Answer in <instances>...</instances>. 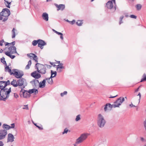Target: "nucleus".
<instances>
[{
    "label": "nucleus",
    "instance_id": "1",
    "mask_svg": "<svg viewBox=\"0 0 146 146\" xmlns=\"http://www.w3.org/2000/svg\"><path fill=\"white\" fill-rule=\"evenodd\" d=\"M17 70V69H14L12 70V72L11 70L9 68V66H7L5 68V71L8 72L10 75L13 74L17 78H21L24 75L23 72H17L16 71Z\"/></svg>",
    "mask_w": 146,
    "mask_h": 146
},
{
    "label": "nucleus",
    "instance_id": "2",
    "mask_svg": "<svg viewBox=\"0 0 146 146\" xmlns=\"http://www.w3.org/2000/svg\"><path fill=\"white\" fill-rule=\"evenodd\" d=\"M11 91V88H9L7 90V88L5 89H2L0 91V95L1 97L0 98V100H3L5 101L7 98H8L9 96V94Z\"/></svg>",
    "mask_w": 146,
    "mask_h": 146
},
{
    "label": "nucleus",
    "instance_id": "3",
    "mask_svg": "<svg viewBox=\"0 0 146 146\" xmlns=\"http://www.w3.org/2000/svg\"><path fill=\"white\" fill-rule=\"evenodd\" d=\"M106 122V121L104 117L101 114H99L98 116L97 120L98 126L100 128L103 127Z\"/></svg>",
    "mask_w": 146,
    "mask_h": 146
},
{
    "label": "nucleus",
    "instance_id": "4",
    "mask_svg": "<svg viewBox=\"0 0 146 146\" xmlns=\"http://www.w3.org/2000/svg\"><path fill=\"white\" fill-rule=\"evenodd\" d=\"M35 68H36L38 72L42 74H45L46 72V68L44 65L39 63H37L35 66Z\"/></svg>",
    "mask_w": 146,
    "mask_h": 146
},
{
    "label": "nucleus",
    "instance_id": "5",
    "mask_svg": "<svg viewBox=\"0 0 146 146\" xmlns=\"http://www.w3.org/2000/svg\"><path fill=\"white\" fill-rule=\"evenodd\" d=\"M89 135V134L87 133H84L81 134L80 136L76 139V143L78 144L81 143L87 138Z\"/></svg>",
    "mask_w": 146,
    "mask_h": 146
},
{
    "label": "nucleus",
    "instance_id": "6",
    "mask_svg": "<svg viewBox=\"0 0 146 146\" xmlns=\"http://www.w3.org/2000/svg\"><path fill=\"white\" fill-rule=\"evenodd\" d=\"M26 83V80L23 78L19 79L17 80V85L18 86H19L21 89H23L26 86L25 84Z\"/></svg>",
    "mask_w": 146,
    "mask_h": 146
},
{
    "label": "nucleus",
    "instance_id": "7",
    "mask_svg": "<svg viewBox=\"0 0 146 146\" xmlns=\"http://www.w3.org/2000/svg\"><path fill=\"white\" fill-rule=\"evenodd\" d=\"M0 15L4 17H8L10 15L9 10L7 8L3 9L2 11L0 13Z\"/></svg>",
    "mask_w": 146,
    "mask_h": 146
},
{
    "label": "nucleus",
    "instance_id": "8",
    "mask_svg": "<svg viewBox=\"0 0 146 146\" xmlns=\"http://www.w3.org/2000/svg\"><path fill=\"white\" fill-rule=\"evenodd\" d=\"M124 101V98L120 97L114 102V104L116 106L118 105V106L116 107H119Z\"/></svg>",
    "mask_w": 146,
    "mask_h": 146
},
{
    "label": "nucleus",
    "instance_id": "9",
    "mask_svg": "<svg viewBox=\"0 0 146 146\" xmlns=\"http://www.w3.org/2000/svg\"><path fill=\"white\" fill-rule=\"evenodd\" d=\"M7 134V131L4 129L0 130V140L4 139Z\"/></svg>",
    "mask_w": 146,
    "mask_h": 146
},
{
    "label": "nucleus",
    "instance_id": "10",
    "mask_svg": "<svg viewBox=\"0 0 146 146\" xmlns=\"http://www.w3.org/2000/svg\"><path fill=\"white\" fill-rule=\"evenodd\" d=\"M32 86L34 88H37L39 87V82L36 79H34L30 82Z\"/></svg>",
    "mask_w": 146,
    "mask_h": 146
},
{
    "label": "nucleus",
    "instance_id": "11",
    "mask_svg": "<svg viewBox=\"0 0 146 146\" xmlns=\"http://www.w3.org/2000/svg\"><path fill=\"white\" fill-rule=\"evenodd\" d=\"M20 95H23L24 98H27L29 96L30 94L27 91L23 90V89H21L20 91Z\"/></svg>",
    "mask_w": 146,
    "mask_h": 146
},
{
    "label": "nucleus",
    "instance_id": "12",
    "mask_svg": "<svg viewBox=\"0 0 146 146\" xmlns=\"http://www.w3.org/2000/svg\"><path fill=\"white\" fill-rule=\"evenodd\" d=\"M15 137L11 133H9L8 134L7 142H12L14 141Z\"/></svg>",
    "mask_w": 146,
    "mask_h": 146
},
{
    "label": "nucleus",
    "instance_id": "13",
    "mask_svg": "<svg viewBox=\"0 0 146 146\" xmlns=\"http://www.w3.org/2000/svg\"><path fill=\"white\" fill-rule=\"evenodd\" d=\"M38 46L40 47L41 49H43V46L46 45V43L44 41L41 39H38Z\"/></svg>",
    "mask_w": 146,
    "mask_h": 146
},
{
    "label": "nucleus",
    "instance_id": "14",
    "mask_svg": "<svg viewBox=\"0 0 146 146\" xmlns=\"http://www.w3.org/2000/svg\"><path fill=\"white\" fill-rule=\"evenodd\" d=\"M9 51V52L11 54H13L15 53H17L16 51V48L14 46H10L8 48Z\"/></svg>",
    "mask_w": 146,
    "mask_h": 146
},
{
    "label": "nucleus",
    "instance_id": "15",
    "mask_svg": "<svg viewBox=\"0 0 146 146\" xmlns=\"http://www.w3.org/2000/svg\"><path fill=\"white\" fill-rule=\"evenodd\" d=\"M55 5L56 7L57 8V11L61 10V11L63 10L65 8V5L64 4H60L58 5L56 4H55Z\"/></svg>",
    "mask_w": 146,
    "mask_h": 146
},
{
    "label": "nucleus",
    "instance_id": "16",
    "mask_svg": "<svg viewBox=\"0 0 146 146\" xmlns=\"http://www.w3.org/2000/svg\"><path fill=\"white\" fill-rule=\"evenodd\" d=\"M31 75L35 79H38L41 77V75L37 73L36 71H35L31 74Z\"/></svg>",
    "mask_w": 146,
    "mask_h": 146
},
{
    "label": "nucleus",
    "instance_id": "17",
    "mask_svg": "<svg viewBox=\"0 0 146 146\" xmlns=\"http://www.w3.org/2000/svg\"><path fill=\"white\" fill-rule=\"evenodd\" d=\"M106 7L107 8L110 9H112L113 7V5L112 2L111 1H109L106 4Z\"/></svg>",
    "mask_w": 146,
    "mask_h": 146
},
{
    "label": "nucleus",
    "instance_id": "18",
    "mask_svg": "<svg viewBox=\"0 0 146 146\" xmlns=\"http://www.w3.org/2000/svg\"><path fill=\"white\" fill-rule=\"evenodd\" d=\"M43 19L46 21L48 20V13L45 12L43 13L42 15Z\"/></svg>",
    "mask_w": 146,
    "mask_h": 146
},
{
    "label": "nucleus",
    "instance_id": "19",
    "mask_svg": "<svg viewBox=\"0 0 146 146\" xmlns=\"http://www.w3.org/2000/svg\"><path fill=\"white\" fill-rule=\"evenodd\" d=\"M46 79H44L42 82H39V87L40 88H43L45 86Z\"/></svg>",
    "mask_w": 146,
    "mask_h": 146
},
{
    "label": "nucleus",
    "instance_id": "20",
    "mask_svg": "<svg viewBox=\"0 0 146 146\" xmlns=\"http://www.w3.org/2000/svg\"><path fill=\"white\" fill-rule=\"evenodd\" d=\"M5 81H0V89L1 90H2V89H5L6 86H5Z\"/></svg>",
    "mask_w": 146,
    "mask_h": 146
},
{
    "label": "nucleus",
    "instance_id": "21",
    "mask_svg": "<svg viewBox=\"0 0 146 146\" xmlns=\"http://www.w3.org/2000/svg\"><path fill=\"white\" fill-rule=\"evenodd\" d=\"M29 94L32 93H35V94H36L38 93V91L36 89H32L29 90Z\"/></svg>",
    "mask_w": 146,
    "mask_h": 146
},
{
    "label": "nucleus",
    "instance_id": "22",
    "mask_svg": "<svg viewBox=\"0 0 146 146\" xmlns=\"http://www.w3.org/2000/svg\"><path fill=\"white\" fill-rule=\"evenodd\" d=\"M2 127L3 129L6 130V131L10 129V126L6 124H3L2 125Z\"/></svg>",
    "mask_w": 146,
    "mask_h": 146
},
{
    "label": "nucleus",
    "instance_id": "23",
    "mask_svg": "<svg viewBox=\"0 0 146 146\" xmlns=\"http://www.w3.org/2000/svg\"><path fill=\"white\" fill-rule=\"evenodd\" d=\"M11 84L15 87H17L18 86V85H17V81H16V80L14 79L11 82Z\"/></svg>",
    "mask_w": 146,
    "mask_h": 146
},
{
    "label": "nucleus",
    "instance_id": "24",
    "mask_svg": "<svg viewBox=\"0 0 146 146\" xmlns=\"http://www.w3.org/2000/svg\"><path fill=\"white\" fill-rule=\"evenodd\" d=\"M4 3L6 7L8 8H10V5L11 4V2H9L6 0H4Z\"/></svg>",
    "mask_w": 146,
    "mask_h": 146
},
{
    "label": "nucleus",
    "instance_id": "25",
    "mask_svg": "<svg viewBox=\"0 0 146 146\" xmlns=\"http://www.w3.org/2000/svg\"><path fill=\"white\" fill-rule=\"evenodd\" d=\"M45 79H46V80L49 84H52L53 83L52 78H51V77L49 78H46Z\"/></svg>",
    "mask_w": 146,
    "mask_h": 146
},
{
    "label": "nucleus",
    "instance_id": "26",
    "mask_svg": "<svg viewBox=\"0 0 146 146\" xmlns=\"http://www.w3.org/2000/svg\"><path fill=\"white\" fill-rule=\"evenodd\" d=\"M5 54L9 57L10 58H11V59H13L15 57V55H11V54L10 53V52H5Z\"/></svg>",
    "mask_w": 146,
    "mask_h": 146
},
{
    "label": "nucleus",
    "instance_id": "27",
    "mask_svg": "<svg viewBox=\"0 0 146 146\" xmlns=\"http://www.w3.org/2000/svg\"><path fill=\"white\" fill-rule=\"evenodd\" d=\"M106 104L107 105V106L109 108H116V107L118 106V105L116 106L114 104H113L112 105H111L110 104Z\"/></svg>",
    "mask_w": 146,
    "mask_h": 146
},
{
    "label": "nucleus",
    "instance_id": "28",
    "mask_svg": "<svg viewBox=\"0 0 146 146\" xmlns=\"http://www.w3.org/2000/svg\"><path fill=\"white\" fill-rule=\"evenodd\" d=\"M51 78H54L56 75L57 72L56 71H53L51 70Z\"/></svg>",
    "mask_w": 146,
    "mask_h": 146
},
{
    "label": "nucleus",
    "instance_id": "29",
    "mask_svg": "<svg viewBox=\"0 0 146 146\" xmlns=\"http://www.w3.org/2000/svg\"><path fill=\"white\" fill-rule=\"evenodd\" d=\"M17 31L16 29H15L14 28H13V30L12 31V38H14L16 36L15 31Z\"/></svg>",
    "mask_w": 146,
    "mask_h": 146
},
{
    "label": "nucleus",
    "instance_id": "30",
    "mask_svg": "<svg viewBox=\"0 0 146 146\" xmlns=\"http://www.w3.org/2000/svg\"><path fill=\"white\" fill-rule=\"evenodd\" d=\"M15 42L13 41L11 43H8L7 42H5V46H7V45H9V46H14V45L15 44Z\"/></svg>",
    "mask_w": 146,
    "mask_h": 146
},
{
    "label": "nucleus",
    "instance_id": "31",
    "mask_svg": "<svg viewBox=\"0 0 146 146\" xmlns=\"http://www.w3.org/2000/svg\"><path fill=\"white\" fill-rule=\"evenodd\" d=\"M142 78L141 79L140 82H142L146 81V74L144 73L142 76Z\"/></svg>",
    "mask_w": 146,
    "mask_h": 146
},
{
    "label": "nucleus",
    "instance_id": "32",
    "mask_svg": "<svg viewBox=\"0 0 146 146\" xmlns=\"http://www.w3.org/2000/svg\"><path fill=\"white\" fill-rule=\"evenodd\" d=\"M31 64V60H29L28 62V64L26 66L25 68L26 69H28L30 68V66Z\"/></svg>",
    "mask_w": 146,
    "mask_h": 146
},
{
    "label": "nucleus",
    "instance_id": "33",
    "mask_svg": "<svg viewBox=\"0 0 146 146\" xmlns=\"http://www.w3.org/2000/svg\"><path fill=\"white\" fill-rule=\"evenodd\" d=\"M135 7H136V8L137 9V10L139 11L140 10L142 7L141 5L140 4H137L136 6Z\"/></svg>",
    "mask_w": 146,
    "mask_h": 146
},
{
    "label": "nucleus",
    "instance_id": "34",
    "mask_svg": "<svg viewBox=\"0 0 146 146\" xmlns=\"http://www.w3.org/2000/svg\"><path fill=\"white\" fill-rule=\"evenodd\" d=\"M62 67H58L57 68V71L58 72L60 73L62 71Z\"/></svg>",
    "mask_w": 146,
    "mask_h": 146
},
{
    "label": "nucleus",
    "instance_id": "35",
    "mask_svg": "<svg viewBox=\"0 0 146 146\" xmlns=\"http://www.w3.org/2000/svg\"><path fill=\"white\" fill-rule=\"evenodd\" d=\"M76 24L78 26H81L83 23L82 22V21L78 20L76 22Z\"/></svg>",
    "mask_w": 146,
    "mask_h": 146
},
{
    "label": "nucleus",
    "instance_id": "36",
    "mask_svg": "<svg viewBox=\"0 0 146 146\" xmlns=\"http://www.w3.org/2000/svg\"><path fill=\"white\" fill-rule=\"evenodd\" d=\"M37 44H38V40H34L32 42V44L34 46H36Z\"/></svg>",
    "mask_w": 146,
    "mask_h": 146
},
{
    "label": "nucleus",
    "instance_id": "37",
    "mask_svg": "<svg viewBox=\"0 0 146 146\" xmlns=\"http://www.w3.org/2000/svg\"><path fill=\"white\" fill-rule=\"evenodd\" d=\"M80 115H78L76 116L75 120L76 121H77L80 120Z\"/></svg>",
    "mask_w": 146,
    "mask_h": 146
},
{
    "label": "nucleus",
    "instance_id": "38",
    "mask_svg": "<svg viewBox=\"0 0 146 146\" xmlns=\"http://www.w3.org/2000/svg\"><path fill=\"white\" fill-rule=\"evenodd\" d=\"M1 62L4 64H6V61L5 60V59L3 57H2V58L1 59Z\"/></svg>",
    "mask_w": 146,
    "mask_h": 146
},
{
    "label": "nucleus",
    "instance_id": "39",
    "mask_svg": "<svg viewBox=\"0 0 146 146\" xmlns=\"http://www.w3.org/2000/svg\"><path fill=\"white\" fill-rule=\"evenodd\" d=\"M33 59L34 60H35V62L36 63H37L38 62V57L37 56L35 55V56H33Z\"/></svg>",
    "mask_w": 146,
    "mask_h": 146
},
{
    "label": "nucleus",
    "instance_id": "40",
    "mask_svg": "<svg viewBox=\"0 0 146 146\" xmlns=\"http://www.w3.org/2000/svg\"><path fill=\"white\" fill-rule=\"evenodd\" d=\"M35 54H34L31 53L30 54H27V56L29 57H33V56H35Z\"/></svg>",
    "mask_w": 146,
    "mask_h": 146
},
{
    "label": "nucleus",
    "instance_id": "41",
    "mask_svg": "<svg viewBox=\"0 0 146 146\" xmlns=\"http://www.w3.org/2000/svg\"><path fill=\"white\" fill-rule=\"evenodd\" d=\"M67 91H64L63 93H61L60 94V96L61 97L63 96L64 95H66L67 94Z\"/></svg>",
    "mask_w": 146,
    "mask_h": 146
},
{
    "label": "nucleus",
    "instance_id": "42",
    "mask_svg": "<svg viewBox=\"0 0 146 146\" xmlns=\"http://www.w3.org/2000/svg\"><path fill=\"white\" fill-rule=\"evenodd\" d=\"M10 84L9 80H7V81H5V86H6L7 85H9Z\"/></svg>",
    "mask_w": 146,
    "mask_h": 146
},
{
    "label": "nucleus",
    "instance_id": "43",
    "mask_svg": "<svg viewBox=\"0 0 146 146\" xmlns=\"http://www.w3.org/2000/svg\"><path fill=\"white\" fill-rule=\"evenodd\" d=\"M124 18L123 16H121L120 18V21L119 22V24L120 25L121 23H123L122 20Z\"/></svg>",
    "mask_w": 146,
    "mask_h": 146
},
{
    "label": "nucleus",
    "instance_id": "44",
    "mask_svg": "<svg viewBox=\"0 0 146 146\" xmlns=\"http://www.w3.org/2000/svg\"><path fill=\"white\" fill-rule=\"evenodd\" d=\"M68 130V129L67 128H66L64 130V131L62 132V133L63 134H64L65 133H67Z\"/></svg>",
    "mask_w": 146,
    "mask_h": 146
},
{
    "label": "nucleus",
    "instance_id": "45",
    "mask_svg": "<svg viewBox=\"0 0 146 146\" xmlns=\"http://www.w3.org/2000/svg\"><path fill=\"white\" fill-rule=\"evenodd\" d=\"M59 33L60 34H58V35H60V38H61V39L63 40V34L62 33L60 32Z\"/></svg>",
    "mask_w": 146,
    "mask_h": 146
},
{
    "label": "nucleus",
    "instance_id": "46",
    "mask_svg": "<svg viewBox=\"0 0 146 146\" xmlns=\"http://www.w3.org/2000/svg\"><path fill=\"white\" fill-rule=\"evenodd\" d=\"M130 17L132 18L136 19L137 18V16L133 15H131Z\"/></svg>",
    "mask_w": 146,
    "mask_h": 146
},
{
    "label": "nucleus",
    "instance_id": "47",
    "mask_svg": "<svg viewBox=\"0 0 146 146\" xmlns=\"http://www.w3.org/2000/svg\"><path fill=\"white\" fill-rule=\"evenodd\" d=\"M5 42L3 40H1L0 41V46H3V43L4 42Z\"/></svg>",
    "mask_w": 146,
    "mask_h": 146
},
{
    "label": "nucleus",
    "instance_id": "48",
    "mask_svg": "<svg viewBox=\"0 0 146 146\" xmlns=\"http://www.w3.org/2000/svg\"><path fill=\"white\" fill-rule=\"evenodd\" d=\"M140 139L141 141L143 142H146V140L143 137H141Z\"/></svg>",
    "mask_w": 146,
    "mask_h": 146
},
{
    "label": "nucleus",
    "instance_id": "49",
    "mask_svg": "<svg viewBox=\"0 0 146 146\" xmlns=\"http://www.w3.org/2000/svg\"><path fill=\"white\" fill-rule=\"evenodd\" d=\"M14 97L16 98L17 99L19 97V96L17 93H14Z\"/></svg>",
    "mask_w": 146,
    "mask_h": 146
},
{
    "label": "nucleus",
    "instance_id": "50",
    "mask_svg": "<svg viewBox=\"0 0 146 146\" xmlns=\"http://www.w3.org/2000/svg\"><path fill=\"white\" fill-rule=\"evenodd\" d=\"M11 126H10V129L11 128H14L15 127V124L14 123H13L11 124Z\"/></svg>",
    "mask_w": 146,
    "mask_h": 146
},
{
    "label": "nucleus",
    "instance_id": "51",
    "mask_svg": "<svg viewBox=\"0 0 146 146\" xmlns=\"http://www.w3.org/2000/svg\"><path fill=\"white\" fill-rule=\"evenodd\" d=\"M34 124L37 127H38L39 129H40V130H42L43 129V128L42 127H41L39 126H38L37 125L36 123H34Z\"/></svg>",
    "mask_w": 146,
    "mask_h": 146
},
{
    "label": "nucleus",
    "instance_id": "52",
    "mask_svg": "<svg viewBox=\"0 0 146 146\" xmlns=\"http://www.w3.org/2000/svg\"><path fill=\"white\" fill-rule=\"evenodd\" d=\"M63 64L62 63H59L57 66L58 67H62V68H64V67L63 66Z\"/></svg>",
    "mask_w": 146,
    "mask_h": 146
},
{
    "label": "nucleus",
    "instance_id": "53",
    "mask_svg": "<svg viewBox=\"0 0 146 146\" xmlns=\"http://www.w3.org/2000/svg\"><path fill=\"white\" fill-rule=\"evenodd\" d=\"M108 107L107 106V105L106 104L104 108V110L105 111H107L108 110Z\"/></svg>",
    "mask_w": 146,
    "mask_h": 146
},
{
    "label": "nucleus",
    "instance_id": "54",
    "mask_svg": "<svg viewBox=\"0 0 146 146\" xmlns=\"http://www.w3.org/2000/svg\"><path fill=\"white\" fill-rule=\"evenodd\" d=\"M75 22V21L74 20H73L72 21H70V23L71 25L74 24Z\"/></svg>",
    "mask_w": 146,
    "mask_h": 146
},
{
    "label": "nucleus",
    "instance_id": "55",
    "mask_svg": "<svg viewBox=\"0 0 146 146\" xmlns=\"http://www.w3.org/2000/svg\"><path fill=\"white\" fill-rule=\"evenodd\" d=\"M52 31H53V32H54V33H56L58 35V34H60L59 33V32H58L56 31V30H55L54 29H52Z\"/></svg>",
    "mask_w": 146,
    "mask_h": 146
},
{
    "label": "nucleus",
    "instance_id": "56",
    "mask_svg": "<svg viewBox=\"0 0 146 146\" xmlns=\"http://www.w3.org/2000/svg\"><path fill=\"white\" fill-rule=\"evenodd\" d=\"M8 19V17H5L3 19V21L5 22L7 21Z\"/></svg>",
    "mask_w": 146,
    "mask_h": 146
},
{
    "label": "nucleus",
    "instance_id": "57",
    "mask_svg": "<svg viewBox=\"0 0 146 146\" xmlns=\"http://www.w3.org/2000/svg\"><path fill=\"white\" fill-rule=\"evenodd\" d=\"M4 144L2 141H0V146H3Z\"/></svg>",
    "mask_w": 146,
    "mask_h": 146
},
{
    "label": "nucleus",
    "instance_id": "58",
    "mask_svg": "<svg viewBox=\"0 0 146 146\" xmlns=\"http://www.w3.org/2000/svg\"><path fill=\"white\" fill-rule=\"evenodd\" d=\"M137 96H139V102L140 101V99H141V95L140 93V92L139 93V94H138V95Z\"/></svg>",
    "mask_w": 146,
    "mask_h": 146
},
{
    "label": "nucleus",
    "instance_id": "59",
    "mask_svg": "<svg viewBox=\"0 0 146 146\" xmlns=\"http://www.w3.org/2000/svg\"><path fill=\"white\" fill-rule=\"evenodd\" d=\"M25 106V107L24 108H23V109H28V107L27 105H26Z\"/></svg>",
    "mask_w": 146,
    "mask_h": 146
},
{
    "label": "nucleus",
    "instance_id": "60",
    "mask_svg": "<svg viewBox=\"0 0 146 146\" xmlns=\"http://www.w3.org/2000/svg\"><path fill=\"white\" fill-rule=\"evenodd\" d=\"M129 106L131 107H135V106L132 103L129 105Z\"/></svg>",
    "mask_w": 146,
    "mask_h": 146
},
{
    "label": "nucleus",
    "instance_id": "61",
    "mask_svg": "<svg viewBox=\"0 0 146 146\" xmlns=\"http://www.w3.org/2000/svg\"><path fill=\"white\" fill-rule=\"evenodd\" d=\"M141 86H140L139 87L136 89L135 90V92H137L139 91V88Z\"/></svg>",
    "mask_w": 146,
    "mask_h": 146
},
{
    "label": "nucleus",
    "instance_id": "62",
    "mask_svg": "<svg viewBox=\"0 0 146 146\" xmlns=\"http://www.w3.org/2000/svg\"><path fill=\"white\" fill-rule=\"evenodd\" d=\"M117 96V95H116L115 96H110V97H109V98H114L116 96Z\"/></svg>",
    "mask_w": 146,
    "mask_h": 146
},
{
    "label": "nucleus",
    "instance_id": "63",
    "mask_svg": "<svg viewBox=\"0 0 146 146\" xmlns=\"http://www.w3.org/2000/svg\"><path fill=\"white\" fill-rule=\"evenodd\" d=\"M3 17L2 15H0V20H2L3 19Z\"/></svg>",
    "mask_w": 146,
    "mask_h": 146
},
{
    "label": "nucleus",
    "instance_id": "64",
    "mask_svg": "<svg viewBox=\"0 0 146 146\" xmlns=\"http://www.w3.org/2000/svg\"><path fill=\"white\" fill-rule=\"evenodd\" d=\"M3 50L2 49H1V48L0 49V53H2L3 52Z\"/></svg>",
    "mask_w": 146,
    "mask_h": 146
}]
</instances>
